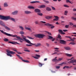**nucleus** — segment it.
Masks as SVG:
<instances>
[{
	"label": "nucleus",
	"instance_id": "1",
	"mask_svg": "<svg viewBox=\"0 0 76 76\" xmlns=\"http://www.w3.org/2000/svg\"><path fill=\"white\" fill-rule=\"evenodd\" d=\"M0 18L2 20H11L13 22H15V19L12 18L10 17V16H3L2 15H0Z\"/></svg>",
	"mask_w": 76,
	"mask_h": 76
},
{
	"label": "nucleus",
	"instance_id": "2",
	"mask_svg": "<svg viewBox=\"0 0 76 76\" xmlns=\"http://www.w3.org/2000/svg\"><path fill=\"white\" fill-rule=\"evenodd\" d=\"M21 37L22 38H23V39L25 40V41H26V42H27V43H28V44H31L32 45H35V44L32 43H31V41H30L29 40H28L26 39V37L24 36L23 35H21Z\"/></svg>",
	"mask_w": 76,
	"mask_h": 76
},
{
	"label": "nucleus",
	"instance_id": "3",
	"mask_svg": "<svg viewBox=\"0 0 76 76\" xmlns=\"http://www.w3.org/2000/svg\"><path fill=\"white\" fill-rule=\"evenodd\" d=\"M6 52L7 53V56H10V57H12V56L11 54L13 55V54H15V53L7 49L6 50Z\"/></svg>",
	"mask_w": 76,
	"mask_h": 76
},
{
	"label": "nucleus",
	"instance_id": "4",
	"mask_svg": "<svg viewBox=\"0 0 76 76\" xmlns=\"http://www.w3.org/2000/svg\"><path fill=\"white\" fill-rule=\"evenodd\" d=\"M0 31L1 32V33L4 34H5V35H6L7 36H9V37H16V36L15 35H13L10 34H8L5 32H4L3 31H2L1 30H0Z\"/></svg>",
	"mask_w": 76,
	"mask_h": 76
},
{
	"label": "nucleus",
	"instance_id": "5",
	"mask_svg": "<svg viewBox=\"0 0 76 76\" xmlns=\"http://www.w3.org/2000/svg\"><path fill=\"white\" fill-rule=\"evenodd\" d=\"M34 37L36 38H43L45 37V35L43 34H37L34 35Z\"/></svg>",
	"mask_w": 76,
	"mask_h": 76
},
{
	"label": "nucleus",
	"instance_id": "6",
	"mask_svg": "<svg viewBox=\"0 0 76 76\" xmlns=\"http://www.w3.org/2000/svg\"><path fill=\"white\" fill-rule=\"evenodd\" d=\"M45 26H51V29H53L55 27V26H53V25L49 23H47L45 24Z\"/></svg>",
	"mask_w": 76,
	"mask_h": 76
},
{
	"label": "nucleus",
	"instance_id": "7",
	"mask_svg": "<svg viewBox=\"0 0 76 76\" xmlns=\"http://www.w3.org/2000/svg\"><path fill=\"white\" fill-rule=\"evenodd\" d=\"M59 42L62 44H64V45H65V44H66V42L64 41V40L61 39L59 40Z\"/></svg>",
	"mask_w": 76,
	"mask_h": 76
},
{
	"label": "nucleus",
	"instance_id": "8",
	"mask_svg": "<svg viewBox=\"0 0 76 76\" xmlns=\"http://www.w3.org/2000/svg\"><path fill=\"white\" fill-rule=\"evenodd\" d=\"M35 56H32V57H33V58H34L35 59H38V58H39V57H40V55H39L36 54L35 55Z\"/></svg>",
	"mask_w": 76,
	"mask_h": 76
},
{
	"label": "nucleus",
	"instance_id": "9",
	"mask_svg": "<svg viewBox=\"0 0 76 76\" xmlns=\"http://www.w3.org/2000/svg\"><path fill=\"white\" fill-rule=\"evenodd\" d=\"M27 9H35V7L31 5H29L28 6Z\"/></svg>",
	"mask_w": 76,
	"mask_h": 76
},
{
	"label": "nucleus",
	"instance_id": "10",
	"mask_svg": "<svg viewBox=\"0 0 76 76\" xmlns=\"http://www.w3.org/2000/svg\"><path fill=\"white\" fill-rule=\"evenodd\" d=\"M64 48L65 49V50H72V49L70 48V47H64Z\"/></svg>",
	"mask_w": 76,
	"mask_h": 76
},
{
	"label": "nucleus",
	"instance_id": "11",
	"mask_svg": "<svg viewBox=\"0 0 76 76\" xmlns=\"http://www.w3.org/2000/svg\"><path fill=\"white\" fill-rule=\"evenodd\" d=\"M9 43H10V44H15L16 45V44H19V45H20V44L18 43L17 42H9Z\"/></svg>",
	"mask_w": 76,
	"mask_h": 76
},
{
	"label": "nucleus",
	"instance_id": "12",
	"mask_svg": "<svg viewBox=\"0 0 76 76\" xmlns=\"http://www.w3.org/2000/svg\"><path fill=\"white\" fill-rule=\"evenodd\" d=\"M58 32L60 34H62V35H65V33H64L61 29L58 30Z\"/></svg>",
	"mask_w": 76,
	"mask_h": 76
},
{
	"label": "nucleus",
	"instance_id": "13",
	"mask_svg": "<svg viewBox=\"0 0 76 76\" xmlns=\"http://www.w3.org/2000/svg\"><path fill=\"white\" fill-rule=\"evenodd\" d=\"M34 11L36 13H41V10H40L36 9L34 10Z\"/></svg>",
	"mask_w": 76,
	"mask_h": 76
},
{
	"label": "nucleus",
	"instance_id": "14",
	"mask_svg": "<svg viewBox=\"0 0 76 76\" xmlns=\"http://www.w3.org/2000/svg\"><path fill=\"white\" fill-rule=\"evenodd\" d=\"M18 11H15L13 12H12V15H17L18 14Z\"/></svg>",
	"mask_w": 76,
	"mask_h": 76
},
{
	"label": "nucleus",
	"instance_id": "15",
	"mask_svg": "<svg viewBox=\"0 0 76 76\" xmlns=\"http://www.w3.org/2000/svg\"><path fill=\"white\" fill-rule=\"evenodd\" d=\"M24 13L25 14H26L27 15H28V14L31 13V12L28 11H24Z\"/></svg>",
	"mask_w": 76,
	"mask_h": 76
},
{
	"label": "nucleus",
	"instance_id": "16",
	"mask_svg": "<svg viewBox=\"0 0 76 76\" xmlns=\"http://www.w3.org/2000/svg\"><path fill=\"white\" fill-rule=\"evenodd\" d=\"M52 18H53V17L52 16H46L45 17V18H46V19H48V20L51 19Z\"/></svg>",
	"mask_w": 76,
	"mask_h": 76
},
{
	"label": "nucleus",
	"instance_id": "17",
	"mask_svg": "<svg viewBox=\"0 0 76 76\" xmlns=\"http://www.w3.org/2000/svg\"><path fill=\"white\" fill-rule=\"evenodd\" d=\"M66 38H69L71 41H73L74 42H75V40L72 39L70 36H65Z\"/></svg>",
	"mask_w": 76,
	"mask_h": 76
},
{
	"label": "nucleus",
	"instance_id": "18",
	"mask_svg": "<svg viewBox=\"0 0 76 76\" xmlns=\"http://www.w3.org/2000/svg\"><path fill=\"white\" fill-rule=\"evenodd\" d=\"M39 3V1H32L30 2V3L31 4H34V3Z\"/></svg>",
	"mask_w": 76,
	"mask_h": 76
},
{
	"label": "nucleus",
	"instance_id": "19",
	"mask_svg": "<svg viewBox=\"0 0 76 76\" xmlns=\"http://www.w3.org/2000/svg\"><path fill=\"white\" fill-rule=\"evenodd\" d=\"M66 3H71V4H73V2H71V1H70V0H66Z\"/></svg>",
	"mask_w": 76,
	"mask_h": 76
},
{
	"label": "nucleus",
	"instance_id": "20",
	"mask_svg": "<svg viewBox=\"0 0 76 76\" xmlns=\"http://www.w3.org/2000/svg\"><path fill=\"white\" fill-rule=\"evenodd\" d=\"M4 28H5V29H7V30H8V31H10V28L8 27L7 26H6L5 25H4Z\"/></svg>",
	"mask_w": 76,
	"mask_h": 76
},
{
	"label": "nucleus",
	"instance_id": "21",
	"mask_svg": "<svg viewBox=\"0 0 76 76\" xmlns=\"http://www.w3.org/2000/svg\"><path fill=\"white\" fill-rule=\"evenodd\" d=\"M0 24H1V25L2 26H4V25H5V24H4V23L1 20H0Z\"/></svg>",
	"mask_w": 76,
	"mask_h": 76
},
{
	"label": "nucleus",
	"instance_id": "22",
	"mask_svg": "<svg viewBox=\"0 0 76 76\" xmlns=\"http://www.w3.org/2000/svg\"><path fill=\"white\" fill-rule=\"evenodd\" d=\"M39 67H41L43 65H44V64H41L40 62H39Z\"/></svg>",
	"mask_w": 76,
	"mask_h": 76
},
{
	"label": "nucleus",
	"instance_id": "23",
	"mask_svg": "<svg viewBox=\"0 0 76 76\" xmlns=\"http://www.w3.org/2000/svg\"><path fill=\"white\" fill-rule=\"evenodd\" d=\"M41 43H38L37 45H35V47H39V46H41Z\"/></svg>",
	"mask_w": 76,
	"mask_h": 76
},
{
	"label": "nucleus",
	"instance_id": "24",
	"mask_svg": "<svg viewBox=\"0 0 76 76\" xmlns=\"http://www.w3.org/2000/svg\"><path fill=\"white\" fill-rule=\"evenodd\" d=\"M46 10H47V11H51V9L50 7H47Z\"/></svg>",
	"mask_w": 76,
	"mask_h": 76
},
{
	"label": "nucleus",
	"instance_id": "25",
	"mask_svg": "<svg viewBox=\"0 0 76 76\" xmlns=\"http://www.w3.org/2000/svg\"><path fill=\"white\" fill-rule=\"evenodd\" d=\"M19 41L20 42H23V39L21 38L18 39Z\"/></svg>",
	"mask_w": 76,
	"mask_h": 76
},
{
	"label": "nucleus",
	"instance_id": "26",
	"mask_svg": "<svg viewBox=\"0 0 76 76\" xmlns=\"http://www.w3.org/2000/svg\"><path fill=\"white\" fill-rule=\"evenodd\" d=\"M23 62H24L25 63H29V61L28 60H23L22 59H21Z\"/></svg>",
	"mask_w": 76,
	"mask_h": 76
},
{
	"label": "nucleus",
	"instance_id": "27",
	"mask_svg": "<svg viewBox=\"0 0 76 76\" xmlns=\"http://www.w3.org/2000/svg\"><path fill=\"white\" fill-rule=\"evenodd\" d=\"M40 8H45V5H42L40 7Z\"/></svg>",
	"mask_w": 76,
	"mask_h": 76
},
{
	"label": "nucleus",
	"instance_id": "28",
	"mask_svg": "<svg viewBox=\"0 0 76 76\" xmlns=\"http://www.w3.org/2000/svg\"><path fill=\"white\" fill-rule=\"evenodd\" d=\"M4 7H7V6H8L7 3L6 2H5V3H4Z\"/></svg>",
	"mask_w": 76,
	"mask_h": 76
},
{
	"label": "nucleus",
	"instance_id": "29",
	"mask_svg": "<svg viewBox=\"0 0 76 76\" xmlns=\"http://www.w3.org/2000/svg\"><path fill=\"white\" fill-rule=\"evenodd\" d=\"M25 28L26 30H29V31H31V29L29 28H28L27 27H25Z\"/></svg>",
	"mask_w": 76,
	"mask_h": 76
},
{
	"label": "nucleus",
	"instance_id": "30",
	"mask_svg": "<svg viewBox=\"0 0 76 76\" xmlns=\"http://www.w3.org/2000/svg\"><path fill=\"white\" fill-rule=\"evenodd\" d=\"M43 1H44V3H46L47 4H48L49 3V1L45 0H43Z\"/></svg>",
	"mask_w": 76,
	"mask_h": 76
},
{
	"label": "nucleus",
	"instance_id": "31",
	"mask_svg": "<svg viewBox=\"0 0 76 76\" xmlns=\"http://www.w3.org/2000/svg\"><path fill=\"white\" fill-rule=\"evenodd\" d=\"M41 12H38L37 13V14L39 16H42V15H43V14L42 13H40Z\"/></svg>",
	"mask_w": 76,
	"mask_h": 76
},
{
	"label": "nucleus",
	"instance_id": "32",
	"mask_svg": "<svg viewBox=\"0 0 76 76\" xmlns=\"http://www.w3.org/2000/svg\"><path fill=\"white\" fill-rule=\"evenodd\" d=\"M16 56H17V57H18L19 59H20L21 60H22V58L20 57V55L18 54H16Z\"/></svg>",
	"mask_w": 76,
	"mask_h": 76
},
{
	"label": "nucleus",
	"instance_id": "33",
	"mask_svg": "<svg viewBox=\"0 0 76 76\" xmlns=\"http://www.w3.org/2000/svg\"><path fill=\"white\" fill-rule=\"evenodd\" d=\"M53 61H54L55 62H58V60L56 59H53L52 60Z\"/></svg>",
	"mask_w": 76,
	"mask_h": 76
},
{
	"label": "nucleus",
	"instance_id": "34",
	"mask_svg": "<svg viewBox=\"0 0 76 76\" xmlns=\"http://www.w3.org/2000/svg\"><path fill=\"white\" fill-rule=\"evenodd\" d=\"M19 28L21 29L22 31H23V27L20 26H19Z\"/></svg>",
	"mask_w": 76,
	"mask_h": 76
},
{
	"label": "nucleus",
	"instance_id": "35",
	"mask_svg": "<svg viewBox=\"0 0 76 76\" xmlns=\"http://www.w3.org/2000/svg\"><path fill=\"white\" fill-rule=\"evenodd\" d=\"M49 38H48V39H52L53 38V37H52V36H48Z\"/></svg>",
	"mask_w": 76,
	"mask_h": 76
},
{
	"label": "nucleus",
	"instance_id": "36",
	"mask_svg": "<svg viewBox=\"0 0 76 76\" xmlns=\"http://www.w3.org/2000/svg\"><path fill=\"white\" fill-rule=\"evenodd\" d=\"M19 34H21V35H22L23 34H25V33H24L23 31H21L19 32Z\"/></svg>",
	"mask_w": 76,
	"mask_h": 76
},
{
	"label": "nucleus",
	"instance_id": "37",
	"mask_svg": "<svg viewBox=\"0 0 76 76\" xmlns=\"http://www.w3.org/2000/svg\"><path fill=\"white\" fill-rule=\"evenodd\" d=\"M65 68H66V69H69V66H65L63 68V69H64Z\"/></svg>",
	"mask_w": 76,
	"mask_h": 76
},
{
	"label": "nucleus",
	"instance_id": "38",
	"mask_svg": "<svg viewBox=\"0 0 76 76\" xmlns=\"http://www.w3.org/2000/svg\"><path fill=\"white\" fill-rule=\"evenodd\" d=\"M54 18H56V19H57V20H58V19H59V17H58V16H54Z\"/></svg>",
	"mask_w": 76,
	"mask_h": 76
},
{
	"label": "nucleus",
	"instance_id": "39",
	"mask_svg": "<svg viewBox=\"0 0 76 76\" xmlns=\"http://www.w3.org/2000/svg\"><path fill=\"white\" fill-rule=\"evenodd\" d=\"M67 13H68V11H65L64 13L65 15H67Z\"/></svg>",
	"mask_w": 76,
	"mask_h": 76
},
{
	"label": "nucleus",
	"instance_id": "40",
	"mask_svg": "<svg viewBox=\"0 0 76 76\" xmlns=\"http://www.w3.org/2000/svg\"><path fill=\"white\" fill-rule=\"evenodd\" d=\"M4 41H5V42H8V41H9L8 39L7 38H5L4 39Z\"/></svg>",
	"mask_w": 76,
	"mask_h": 76
},
{
	"label": "nucleus",
	"instance_id": "41",
	"mask_svg": "<svg viewBox=\"0 0 76 76\" xmlns=\"http://www.w3.org/2000/svg\"><path fill=\"white\" fill-rule=\"evenodd\" d=\"M66 56H68L69 57H71L72 55L71 54H66Z\"/></svg>",
	"mask_w": 76,
	"mask_h": 76
},
{
	"label": "nucleus",
	"instance_id": "42",
	"mask_svg": "<svg viewBox=\"0 0 76 76\" xmlns=\"http://www.w3.org/2000/svg\"><path fill=\"white\" fill-rule=\"evenodd\" d=\"M69 44H72V45H75L76 44V43L75 42H71Z\"/></svg>",
	"mask_w": 76,
	"mask_h": 76
},
{
	"label": "nucleus",
	"instance_id": "43",
	"mask_svg": "<svg viewBox=\"0 0 76 76\" xmlns=\"http://www.w3.org/2000/svg\"><path fill=\"white\" fill-rule=\"evenodd\" d=\"M60 68V66H56V69H59Z\"/></svg>",
	"mask_w": 76,
	"mask_h": 76
},
{
	"label": "nucleus",
	"instance_id": "44",
	"mask_svg": "<svg viewBox=\"0 0 76 76\" xmlns=\"http://www.w3.org/2000/svg\"><path fill=\"white\" fill-rule=\"evenodd\" d=\"M62 60H63V58H59L58 59V61H61Z\"/></svg>",
	"mask_w": 76,
	"mask_h": 76
},
{
	"label": "nucleus",
	"instance_id": "45",
	"mask_svg": "<svg viewBox=\"0 0 76 76\" xmlns=\"http://www.w3.org/2000/svg\"><path fill=\"white\" fill-rule=\"evenodd\" d=\"M71 18L72 20H76V18H75L74 17H72Z\"/></svg>",
	"mask_w": 76,
	"mask_h": 76
},
{
	"label": "nucleus",
	"instance_id": "46",
	"mask_svg": "<svg viewBox=\"0 0 76 76\" xmlns=\"http://www.w3.org/2000/svg\"><path fill=\"white\" fill-rule=\"evenodd\" d=\"M64 6L65 7H69V6L66 4L64 5Z\"/></svg>",
	"mask_w": 76,
	"mask_h": 76
},
{
	"label": "nucleus",
	"instance_id": "47",
	"mask_svg": "<svg viewBox=\"0 0 76 76\" xmlns=\"http://www.w3.org/2000/svg\"><path fill=\"white\" fill-rule=\"evenodd\" d=\"M27 38H28L29 39H34V38H32L31 37L28 36L27 37Z\"/></svg>",
	"mask_w": 76,
	"mask_h": 76
},
{
	"label": "nucleus",
	"instance_id": "48",
	"mask_svg": "<svg viewBox=\"0 0 76 76\" xmlns=\"http://www.w3.org/2000/svg\"><path fill=\"white\" fill-rule=\"evenodd\" d=\"M61 36L59 34L58 36V38H59V39H61Z\"/></svg>",
	"mask_w": 76,
	"mask_h": 76
},
{
	"label": "nucleus",
	"instance_id": "49",
	"mask_svg": "<svg viewBox=\"0 0 76 76\" xmlns=\"http://www.w3.org/2000/svg\"><path fill=\"white\" fill-rule=\"evenodd\" d=\"M51 7L52 8V10H56V8L53 7Z\"/></svg>",
	"mask_w": 76,
	"mask_h": 76
},
{
	"label": "nucleus",
	"instance_id": "50",
	"mask_svg": "<svg viewBox=\"0 0 76 76\" xmlns=\"http://www.w3.org/2000/svg\"><path fill=\"white\" fill-rule=\"evenodd\" d=\"M26 46H28L29 47H31L32 46V45H29L28 44H26Z\"/></svg>",
	"mask_w": 76,
	"mask_h": 76
},
{
	"label": "nucleus",
	"instance_id": "51",
	"mask_svg": "<svg viewBox=\"0 0 76 76\" xmlns=\"http://www.w3.org/2000/svg\"><path fill=\"white\" fill-rule=\"evenodd\" d=\"M40 23H46V22L45 21H41Z\"/></svg>",
	"mask_w": 76,
	"mask_h": 76
},
{
	"label": "nucleus",
	"instance_id": "52",
	"mask_svg": "<svg viewBox=\"0 0 76 76\" xmlns=\"http://www.w3.org/2000/svg\"><path fill=\"white\" fill-rule=\"evenodd\" d=\"M24 51H26V52H30V51L28 50H24Z\"/></svg>",
	"mask_w": 76,
	"mask_h": 76
},
{
	"label": "nucleus",
	"instance_id": "53",
	"mask_svg": "<svg viewBox=\"0 0 76 76\" xmlns=\"http://www.w3.org/2000/svg\"><path fill=\"white\" fill-rule=\"evenodd\" d=\"M61 64H66V62H64L62 63Z\"/></svg>",
	"mask_w": 76,
	"mask_h": 76
},
{
	"label": "nucleus",
	"instance_id": "54",
	"mask_svg": "<svg viewBox=\"0 0 76 76\" xmlns=\"http://www.w3.org/2000/svg\"><path fill=\"white\" fill-rule=\"evenodd\" d=\"M46 46H47V47H50V44H49L46 43Z\"/></svg>",
	"mask_w": 76,
	"mask_h": 76
},
{
	"label": "nucleus",
	"instance_id": "55",
	"mask_svg": "<svg viewBox=\"0 0 76 76\" xmlns=\"http://www.w3.org/2000/svg\"><path fill=\"white\" fill-rule=\"evenodd\" d=\"M73 58H74L73 57H72L70 59H68L67 61H69V60H72V59H73Z\"/></svg>",
	"mask_w": 76,
	"mask_h": 76
},
{
	"label": "nucleus",
	"instance_id": "56",
	"mask_svg": "<svg viewBox=\"0 0 76 76\" xmlns=\"http://www.w3.org/2000/svg\"><path fill=\"white\" fill-rule=\"evenodd\" d=\"M69 26L66 25L65 26V28H68Z\"/></svg>",
	"mask_w": 76,
	"mask_h": 76
},
{
	"label": "nucleus",
	"instance_id": "57",
	"mask_svg": "<svg viewBox=\"0 0 76 76\" xmlns=\"http://www.w3.org/2000/svg\"><path fill=\"white\" fill-rule=\"evenodd\" d=\"M61 19H64V17L63 16H62L61 17Z\"/></svg>",
	"mask_w": 76,
	"mask_h": 76
},
{
	"label": "nucleus",
	"instance_id": "58",
	"mask_svg": "<svg viewBox=\"0 0 76 76\" xmlns=\"http://www.w3.org/2000/svg\"><path fill=\"white\" fill-rule=\"evenodd\" d=\"M47 33L48 34L50 35H51V33H50V32H47Z\"/></svg>",
	"mask_w": 76,
	"mask_h": 76
},
{
	"label": "nucleus",
	"instance_id": "59",
	"mask_svg": "<svg viewBox=\"0 0 76 76\" xmlns=\"http://www.w3.org/2000/svg\"><path fill=\"white\" fill-rule=\"evenodd\" d=\"M63 31L64 32H67V31H68L67 30H63Z\"/></svg>",
	"mask_w": 76,
	"mask_h": 76
},
{
	"label": "nucleus",
	"instance_id": "60",
	"mask_svg": "<svg viewBox=\"0 0 76 76\" xmlns=\"http://www.w3.org/2000/svg\"><path fill=\"white\" fill-rule=\"evenodd\" d=\"M70 25L72 26V25H73V23H70Z\"/></svg>",
	"mask_w": 76,
	"mask_h": 76
},
{
	"label": "nucleus",
	"instance_id": "61",
	"mask_svg": "<svg viewBox=\"0 0 76 76\" xmlns=\"http://www.w3.org/2000/svg\"><path fill=\"white\" fill-rule=\"evenodd\" d=\"M53 20H54V21H57L58 20H57L56 18H55L53 19Z\"/></svg>",
	"mask_w": 76,
	"mask_h": 76
},
{
	"label": "nucleus",
	"instance_id": "62",
	"mask_svg": "<svg viewBox=\"0 0 76 76\" xmlns=\"http://www.w3.org/2000/svg\"><path fill=\"white\" fill-rule=\"evenodd\" d=\"M63 53H61L60 52L59 53H58L57 55H60V54H62Z\"/></svg>",
	"mask_w": 76,
	"mask_h": 76
},
{
	"label": "nucleus",
	"instance_id": "63",
	"mask_svg": "<svg viewBox=\"0 0 76 76\" xmlns=\"http://www.w3.org/2000/svg\"><path fill=\"white\" fill-rule=\"evenodd\" d=\"M55 51H57V52H60V51L57 50H55Z\"/></svg>",
	"mask_w": 76,
	"mask_h": 76
},
{
	"label": "nucleus",
	"instance_id": "64",
	"mask_svg": "<svg viewBox=\"0 0 76 76\" xmlns=\"http://www.w3.org/2000/svg\"><path fill=\"white\" fill-rule=\"evenodd\" d=\"M73 12H76V9H73Z\"/></svg>",
	"mask_w": 76,
	"mask_h": 76
}]
</instances>
